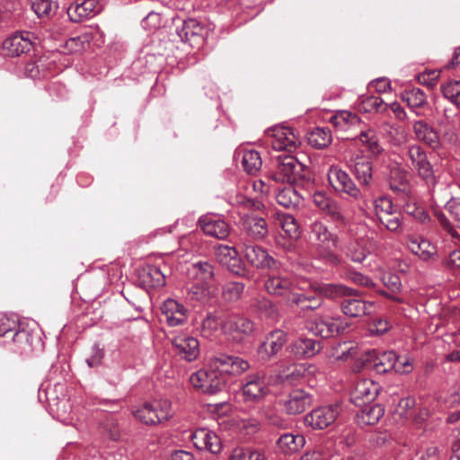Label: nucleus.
<instances>
[{
    "label": "nucleus",
    "instance_id": "nucleus-41",
    "mask_svg": "<svg viewBox=\"0 0 460 460\" xmlns=\"http://www.w3.org/2000/svg\"><path fill=\"white\" fill-rule=\"evenodd\" d=\"M380 389V385L371 379L360 380L355 387V398L371 402L377 397Z\"/></svg>",
    "mask_w": 460,
    "mask_h": 460
},
{
    "label": "nucleus",
    "instance_id": "nucleus-50",
    "mask_svg": "<svg viewBox=\"0 0 460 460\" xmlns=\"http://www.w3.org/2000/svg\"><path fill=\"white\" fill-rule=\"evenodd\" d=\"M388 104L379 96L362 97L360 102V110L367 113H384L387 111Z\"/></svg>",
    "mask_w": 460,
    "mask_h": 460
},
{
    "label": "nucleus",
    "instance_id": "nucleus-42",
    "mask_svg": "<svg viewBox=\"0 0 460 460\" xmlns=\"http://www.w3.org/2000/svg\"><path fill=\"white\" fill-rule=\"evenodd\" d=\"M353 173L360 185L369 186L372 181L373 164L365 157H357L353 165Z\"/></svg>",
    "mask_w": 460,
    "mask_h": 460
},
{
    "label": "nucleus",
    "instance_id": "nucleus-53",
    "mask_svg": "<svg viewBox=\"0 0 460 460\" xmlns=\"http://www.w3.org/2000/svg\"><path fill=\"white\" fill-rule=\"evenodd\" d=\"M229 460H265V456L251 447H235L231 452Z\"/></svg>",
    "mask_w": 460,
    "mask_h": 460
},
{
    "label": "nucleus",
    "instance_id": "nucleus-30",
    "mask_svg": "<svg viewBox=\"0 0 460 460\" xmlns=\"http://www.w3.org/2000/svg\"><path fill=\"white\" fill-rule=\"evenodd\" d=\"M407 247L424 261H432L438 257L436 246L422 237L410 236L407 240Z\"/></svg>",
    "mask_w": 460,
    "mask_h": 460
},
{
    "label": "nucleus",
    "instance_id": "nucleus-54",
    "mask_svg": "<svg viewBox=\"0 0 460 460\" xmlns=\"http://www.w3.org/2000/svg\"><path fill=\"white\" fill-rule=\"evenodd\" d=\"M345 252L354 262H362L370 252V249L366 248L358 240H355L348 243Z\"/></svg>",
    "mask_w": 460,
    "mask_h": 460
},
{
    "label": "nucleus",
    "instance_id": "nucleus-17",
    "mask_svg": "<svg viewBox=\"0 0 460 460\" xmlns=\"http://www.w3.org/2000/svg\"><path fill=\"white\" fill-rule=\"evenodd\" d=\"M198 226L208 236L225 240L230 234V226L222 217L216 214H206L199 218Z\"/></svg>",
    "mask_w": 460,
    "mask_h": 460
},
{
    "label": "nucleus",
    "instance_id": "nucleus-48",
    "mask_svg": "<svg viewBox=\"0 0 460 460\" xmlns=\"http://www.w3.org/2000/svg\"><path fill=\"white\" fill-rule=\"evenodd\" d=\"M317 368L312 364H297L293 366L290 373L286 375V379L293 382H300L302 379L309 380L314 376Z\"/></svg>",
    "mask_w": 460,
    "mask_h": 460
},
{
    "label": "nucleus",
    "instance_id": "nucleus-5",
    "mask_svg": "<svg viewBox=\"0 0 460 460\" xmlns=\"http://www.w3.org/2000/svg\"><path fill=\"white\" fill-rule=\"evenodd\" d=\"M209 367L226 380V376H236L250 368V363L236 356L217 353L208 360Z\"/></svg>",
    "mask_w": 460,
    "mask_h": 460
},
{
    "label": "nucleus",
    "instance_id": "nucleus-1",
    "mask_svg": "<svg viewBox=\"0 0 460 460\" xmlns=\"http://www.w3.org/2000/svg\"><path fill=\"white\" fill-rule=\"evenodd\" d=\"M308 238L314 255L325 263L337 266L341 258L333 252L339 241L336 234L332 233L328 226L321 221H314L309 226Z\"/></svg>",
    "mask_w": 460,
    "mask_h": 460
},
{
    "label": "nucleus",
    "instance_id": "nucleus-16",
    "mask_svg": "<svg viewBox=\"0 0 460 460\" xmlns=\"http://www.w3.org/2000/svg\"><path fill=\"white\" fill-rule=\"evenodd\" d=\"M328 181L338 192H342L354 199L361 197V191L357 187L350 176L338 166H331L328 171Z\"/></svg>",
    "mask_w": 460,
    "mask_h": 460
},
{
    "label": "nucleus",
    "instance_id": "nucleus-7",
    "mask_svg": "<svg viewBox=\"0 0 460 460\" xmlns=\"http://www.w3.org/2000/svg\"><path fill=\"white\" fill-rule=\"evenodd\" d=\"M406 157L411 164V168L417 172L418 175L425 181L429 188H434L437 180L433 167L424 149L417 144L410 145L407 146Z\"/></svg>",
    "mask_w": 460,
    "mask_h": 460
},
{
    "label": "nucleus",
    "instance_id": "nucleus-8",
    "mask_svg": "<svg viewBox=\"0 0 460 460\" xmlns=\"http://www.w3.org/2000/svg\"><path fill=\"white\" fill-rule=\"evenodd\" d=\"M270 391V382L264 371L249 374L243 381L242 392L245 402H259Z\"/></svg>",
    "mask_w": 460,
    "mask_h": 460
},
{
    "label": "nucleus",
    "instance_id": "nucleus-14",
    "mask_svg": "<svg viewBox=\"0 0 460 460\" xmlns=\"http://www.w3.org/2000/svg\"><path fill=\"white\" fill-rule=\"evenodd\" d=\"M34 35L30 31H19L6 38L2 44L4 56L19 57L31 51L34 45Z\"/></svg>",
    "mask_w": 460,
    "mask_h": 460
},
{
    "label": "nucleus",
    "instance_id": "nucleus-4",
    "mask_svg": "<svg viewBox=\"0 0 460 460\" xmlns=\"http://www.w3.org/2000/svg\"><path fill=\"white\" fill-rule=\"evenodd\" d=\"M133 414L146 425H157L172 417V403L167 399L147 402L135 410Z\"/></svg>",
    "mask_w": 460,
    "mask_h": 460
},
{
    "label": "nucleus",
    "instance_id": "nucleus-13",
    "mask_svg": "<svg viewBox=\"0 0 460 460\" xmlns=\"http://www.w3.org/2000/svg\"><path fill=\"white\" fill-rule=\"evenodd\" d=\"M243 253L246 261L257 270H278L281 264L261 245L243 244Z\"/></svg>",
    "mask_w": 460,
    "mask_h": 460
},
{
    "label": "nucleus",
    "instance_id": "nucleus-43",
    "mask_svg": "<svg viewBox=\"0 0 460 460\" xmlns=\"http://www.w3.org/2000/svg\"><path fill=\"white\" fill-rule=\"evenodd\" d=\"M189 271L195 282L212 284L211 282L215 277L214 267L208 261L193 263Z\"/></svg>",
    "mask_w": 460,
    "mask_h": 460
},
{
    "label": "nucleus",
    "instance_id": "nucleus-44",
    "mask_svg": "<svg viewBox=\"0 0 460 460\" xmlns=\"http://www.w3.org/2000/svg\"><path fill=\"white\" fill-rule=\"evenodd\" d=\"M397 363V356L394 351H384L375 357L369 363L370 367L374 368L377 373H386L394 369Z\"/></svg>",
    "mask_w": 460,
    "mask_h": 460
},
{
    "label": "nucleus",
    "instance_id": "nucleus-63",
    "mask_svg": "<svg viewBox=\"0 0 460 460\" xmlns=\"http://www.w3.org/2000/svg\"><path fill=\"white\" fill-rule=\"evenodd\" d=\"M383 282L392 293H399L401 291L402 282L398 275L393 273L385 274Z\"/></svg>",
    "mask_w": 460,
    "mask_h": 460
},
{
    "label": "nucleus",
    "instance_id": "nucleus-29",
    "mask_svg": "<svg viewBox=\"0 0 460 460\" xmlns=\"http://www.w3.org/2000/svg\"><path fill=\"white\" fill-rule=\"evenodd\" d=\"M310 287L322 298L337 299L356 295L355 289L342 284L315 282L311 284Z\"/></svg>",
    "mask_w": 460,
    "mask_h": 460
},
{
    "label": "nucleus",
    "instance_id": "nucleus-12",
    "mask_svg": "<svg viewBox=\"0 0 460 460\" xmlns=\"http://www.w3.org/2000/svg\"><path fill=\"white\" fill-rule=\"evenodd\" d=\"M349 324L341 316L319 317L310 322L307 329L310 332L323 339L333 337L343 332Z\"/></svg>",
    "mask_w": 460,
    "mask_h": 460
},
{
    "label": "nucleus",
    "instance_id": "nucleus-35",
    "mask_svg": "<svg viewBox=\"0 0 460 460\" xmlns=\"http://www.w3.org/2000/svg\"><path fill=\"white\" fill-rule=\"evenodd\" d=\"M341 312L349 317H361L372 313L374 304L358 298H345L341 304Z\"/></svg>",
    "mask_w": 460,
    "mask_h": 460
},
{
    "label": "nucleus",
    "instance_id": "nucleus-36",
    "mask_svg": "<svg viewBox=\"0 0 460 460\" xmlns=\"http://www.w3.org/2000/svg\"><path fill=\"white\" fill-rule=\"evenodd\" d=\"M402 99L405 102L408 107L417 115L424 116L423 109L428 106L427 95L425 93L417 87L405 89L401 93Z\"/></svg>",
    "mask_w": 460,
    "mask_h": 460
},
{
    "label": "nucleus",
    "instance_id": "nucleus-26",
    "mask_svg": "<svg viewBox=\"0 0 460 460\" xmlns=\"http://www.w3.org/2000/svg\"><path fill=\"white\" fill-rule=\"evenodd\" d=\"M161 311L168 325L172 327L183 324L188 318V310L185 306L172 298H168L163 303Z\"/></svg>",
    "mask_w": 460,
    "mask_h": 460
},
{
    "label": "nucleus",
    "instance_id": "nucleus-47",
    "mask_svg": "<svg viewBox=\"0 0 460 460\" xmlns=\"http://www.w3.org/2000/svg\"><path fill=\"white\" fill-rule=\"evenodd\" d=\"M242 165L249 174H255L262 165V160L258 151L245 149L243 151Z\"/></svg>",
    "mask_w": 460,
    "mask_h": 460
},
{
    "label": "nucleus",
    "instance_id": "nucleus-46",
    "mask_svg": "<svg viewBox=\"0 0 460 460\" xmlns=\"http://www.w3.org/2000/svg\"><path fill=\"white\" fill-rule=\"evenodd\" d=\"M276 200L283 208H296L300 204L302 196L295 187L288 186L277 193Z\"/></svg>",
    "mask_w": 460,
    "mask_h": 460
},
{
    "label": "nucleus",
    "instance_id": "nucleus-58",
    "mask_svg": "<svg viewBox=\"0 0 460 460\" xmlns=\"http://www.w3.org/2000/svg\"><path fill=\"white\" fill-rule=\"evenodd\" d=\"M257 309L266 318L276 320L279 316L277 305L268 298H261L258 300Z\"/></svg>",
    "mask_w": 460,
    "mask_h": 460
},
{
    "label": "nucleus",
    "instance_id": "nucleus-9",
    "mask_svg": "<svg viewBox=\"0 0 460 460\" xmlns=\"http://www.w3.org/2000/svg\"><path fill=\"white\" fill-rule=\"evenodd\" d=\"M191 385L204 394H215L224 389L226 380L217 375L209 367L192 373L190 377Z\"/></svg>",
    "mask_w": 460,
    "mask_h": 460
},
{
    "label": "nucleus",
    "instance_id": "nucleus-59",
    "mask_svg": "<svg viewBox=\"0 0 460 460\" xmlns=\"http://www.w3.org/2000/svg\"><path fill=\"white\" fill-rule=\"evenodd\" d=\"M374 208L376 217L379 216H392L394 212V205L388 197L383 196L374 200Z\"/></svg>",
    "mask_w": 460,
    "mask_h": 460
},
{
    "label": "nucleus",
    "instance_id": "nucleus-56",
    "mask_svg": "<svg viewBox=\"0 0 460 460\" xmlns=\"http://www.w3.org/2000/svg\"><path fill=\"white\" fill-rule=\"evenodd\" d=\"M244 284L242 282H228L223 287V296L226 300L235 301L243 295Z\"/></svg>",
    "mask_w": 460,
    "mask_h": 460
},
{
    "label": "nucleus",
    "instance_id": "nucleus-15",
    "mask_svg": "<svg viewBox=\"0 0 460 460\" xmlns=\"http://www.w3.org/2000/svg\"><path fill=\"white\" fill-rule=\"evenodd\" d=\"M208 33V28L196 19L185 20L181 27L177 28V35L182 42L192 48L201 46Z\"/></svg>",
    "mask_w": 460,
    "mask_h": 460
},
{
    "label": "nucleus",
    "instance_id": "nucleus-52",
    "mask_svg": "<svg viewBox=\"0 0 460 460\" xmlns=\"http://www.w3.org/2000/svg\"><path fill=\"white\" fill-rule=\"evenodd\" d=\"M443 96L456 107H460V81L450 80L440 86Z\"/></svg>",
    "mask_w": 460,
    "mask_h": 460
},
{
    "label": "nucleus",
    "instance_id": "nucleus-11",
    "mask_svg": "<svg viewBox=\"0 0 460 460\" xmlns=\"http://www.w3.org/2000/svg\"><path fill=\"white\" fill-rule=\"evenodd\" d=\"M270 145L277 151L292 152L300 145V138L290 127L276 125L266 131Z\"/></svg>",
    "mask_w": 460,
    "mask_h": 460
},
{
    "label": "nucleus",
    "instance_id": "nucleus-2",
    "mask_svg": "<svg viewBox=\"0 0 460 460\" xmlns=\"http://www.w3.org/2000/svg\"><path fill=\"white\" fill-rule=\"evenodd\" d=\"M270 178L276 182L290 185L303 184L306 178V167L294 155H279L274 161Z\"/></svg>",
    "mask_w": 460,
    "mask_h": 460
},
{
    "label": "nucleus",
    "instance_id": "nucleus-23",
    "mask_svg": "<svg viewBox=\"0 0 460 460\" xmlns=\"http://www.w3.org/2000/svg\"><path fill=\"white\" fill-rule=\"evenodd\" d=\"M216 257L219 263L226 266L231 272L242 276L245 268L239 259V252L234 247L228 245H218L216 249Z\"/></svg>",
    "mask_w": 460,
    "mask_h": 460
},
{
    "label": "nucleus",
    "instance_id": "nucleus-32",
    "mask_svg": "<svg viewBox=\"0 0 460 460\" xmlns=\"http://www.w3.org/2000/svg\"><path fill=\"white\" fill-rule=\"evenodd\" d=\"M438 114L440 116L438 119V125L444 128L443 137L445 141L455 144L457 140L456 132V119L457 112L449 107H444L441 111L437 109Z\"/></svg>",
    "mask_w": 460,
    "mask_h": 460
},
{
    "label": "nucleus",
    "instance_id": "nucleus-61",
    "mask_svg": "<svg viewBox=\"0 0 460 460\" xmlns=\"http://www.w3.org/2000/svg\"><path fill=\"white\" fill-rule=\"evenodd\" d=\"M346 279H348L357 285L367 287V288L374 287V285H375L373 280L369 277L363 275L362 273L358 272V271L348 272L346 274Z\"/></svg>",
    "mask_w": 460,
    "mask_h": 460
},
{
    "label": "nucleus",
    "instance_id": "nucleus-55",
    "mask_svg": "<svg viewBox=\"0 0 460 460\" xmlns=\"http://www.w3.org/2000/svg\"><path fill=\"white\" fill-rule=\"evenodd\" d=\"M279 223L288 237L296 239L299 236V225L294 216L283 214L279 217Z\"/></svg>",
    "mask_w": 460,
    "mask_h": 460
},
{
    "label": "nucleus",
    "instance_id": "nucleus-62",
    "mask_svg": "<svg viewBox=\"0 0 460 460\" xmlns=\"http://www.w3.org/2000/svg\"><path fill=\"white\" fill-rule=\"evenodd\" d=\"M103 431L111 439L115 441L119 440L121 436L119 423L113 419H109L105 421Z\"/></svg>",
    "mask_w": 460,
    "mask_h": 460
},
{
    "label": "nucleus",
    "instance_id": "nucleus-38",
    "mask_svg": "<svg viewBox=\"0 0 460 460\" xmlns=\"http://www.w3.org/2000/svg\"><path fill=\"white\" fill-rule=\"evenodd\" d=\"M290 351L298 358H312L322 349L321 342L310 339L300 338L290 345Z\"/></svg>",
    "mask_w": 460,
    "mask_h": 460
},
{
    "label": "nucleus",
    "instance_id": "nucleus-39",
    "mask_svg": "<svg viewBox=\"0 0 460 460\" xmlns=\"http://www.w3.org/2000/svg\"><path fill=\"white\" fill-rule=\"evenodd\" d=\"M305 444V437L301 434L294 433H285L277 441L279 450L285 455H293L299 452Z\"/></svg>",
    "mask_w": 460,
    "mask_h": 460
},
{
    "label": "nucleus",
    "instance_id": "nucleus-57",
    "mask_svg": "<svg viewBox=\"0 0 460 460\" xmlns=\"http://www.w3.org/2000/svg\"><path fill=\"white\" fill-rule=\"evenodd\" d=\"M407 199L409 200L403 205V211L420 222L424 223L428 221L429 219V216L424 208L411 201V197Z\"/></svg>",
    "mask_w": 460,
    "mask_h": 460
},
{
    "label": "nucleus",
    "instance_id": "nucleus-49",
    "mask_svg": "<svg viewBox=\"0 0 460 460\" xmlns=\"http://www.w3.org/2000/svg\"><path fill=\"white\" fill-rule=\"evenodd\" d=\"M332 140L331 130L327 128H316L308 135L309 144L317 149L327 147Z\"/></svg>",
    "mask_w": 460,
    "mask_h": 460
},
{
    "label": "nucleus",
    "instance_id": "nucleus-6",
    "mask_svg": "<svg viewBox=\"0 0 460 460\" xmlns=\"http://www.w3.org/2000/svg\"><path fill=\"white\" fill-rule=\"evenodd\" d=\"M264 288L270 295L283 298L287 305L290 302L291 296L296 293L289 274L280 270L279 268L270 270L265 279Z\"/></svg>",
    "mask_w": 460,
    "mask_h": 460
},
{
    "label": "nucleus",
    "instance_id": "nucleus-20",
    "mask_svg": "<svg viewBox=\"0 0 460 460\" xmlns=\"http://www.w3.org/2000/svg\"><path fill=\"white\" fill-rule=\"evenodd\" d=\"M412 132L416 140L424 143L431 149L438 151L442 148L443 142L438 130L424 119L412 123Z\"/></svg>",
    "mask_w": 460,
    "mask_h": 460
},
{
    "label": "nucleus",
    "instance_id": "nucleus-24",
    "mask_svg": "<svg viewBox=\"0 0 460 460\" xmlns=\"http://www.w3.org/2000/svg\"><path fill=\"white\" fill-rule=\"evenodd\" d=\"M287 341L285 332L279 329L274 330L266 336V340L259 346L258 353L262 359H269L281 350Z\"/></svg>",
    "mask_w": 460,
    "mask_h": 460
},
{
    "label": "nucleus",
    "instance_id": "nucleus-40",
    "mask_svg": "<svg viewBox=\"0 0 460 460\" xmlns=\"http://www.w3.org/2000/svg\"><path fill=\"white\" fill-rule=\"evenodd\" d=\"M330 122L337 130L347 131L353 127L359 126L361 119L356 113L349 111H339L331 117Z\"/></svg>",
    "mask_w": 460,
    "mask_h": 460
},
{
    "label": "nucleus",
    "instance_id": "nucleus-22",
    "mask_svg": "<svg viewBox=\"0 0 460 460\" xmlns=\"http://www.w3.org/2000/svg\"><path fill=\"white\" fill-rule=\"evenodd\" d=\"M190 438L199 450H208L212 454H218L222 449L220 438L209 429H199L191 433Z\"/></svg>",
    "mask_w": 460,
    "mask_h": 460
},
{
    "label": "nucleus",
    "instance_id": "nucleus-21",
    "mask_svg": "<svg viewBox=\"0 0 460 460\" xmlns=\"http://www.w3.org/2000/svg\"><path fill=\"white\" fill-rule=\"evenodd\" d=\"M222 328L226 333L232 335L234 340L242 341L245 337L253 333L255 325L247 318L234 315L224 322Z\"/></svg>",
    "mask_w": 460,
    "mask_h": 460
},
{
    "label": "nucleus",
    "instance_id": "nucleus-33",
    "mask_svg": "<svg viewBox=\"0 0 460 460\" xmlns=\"http://www.w3.org/2000/svg\"><path fill=\"white\" fill-rule=\"evenodd\" d=\"M384 414L385 408L381 404H366L356 413L355 421L361 428L374 426L378 423Z\"/></svg>",
    "mask_w": 460,
    "mask_h": 460
},
{
    "label": "nucleus",
    "instance_id": "nucleus-31",
    "mask_svg": "<svg viewBox=\"0 0 460 460\" xmlns=\"http://www.w3.org/2000/svg\"><path fill=\"white\" fill-rule=\"evenodd\" d=\"M243 232L253 240H262L269 234V227L263 217L254 215H245L242 218Z\"/></svg>",
    "mask_w": 460,
    "mask_h": 460
},
{
    "label": "nucleus",
    "instance_id": "nucleus-3",
    "mask_svg": "<svg viewBox=\"0 0 460 460\" xmlns=\"http://www.w3.org/2000/svg\"><path fill=\"white\" fill-rule=\"evenodd\" d=\"M8 349L24 356H31L41 351L44 343L37 329H22L11 335V340L4 341Z\"/></svg>",
    "mask_w": 460,
    "mask_h": 460
},
{
    "label": "nucleus",
    "instance_id": "nucleus-64",
    "mask_svg": "<svg viewBox=\"0 0 460 460\" xmlns=\"http://www.w3.org/2000/svg\"><path fill=\"white\" fill-rule=\"evenodd\" d=\"M446 209L449 212L452 217L455 219L456 226L460 227V199H451L446 204Z\"/></svg>",
    "mask_w": 460,
    "mask_h": 460
},
{
    "label": "nucleus",
    "instance_id": "nucleus-34",
    "mask_svg": "<svg viewBox=\"0 0 460 460\" xmlns=\"http://www.w3.org/2000/svg\"><path fill=\"white\" fill-rule=\"evenodd\" d=\"M389 187L400 198L406 199L411 197V188L405 170L394 168L391 171Z\"/></svg>",
    "mask_w": 460,
    "mask_h": 460
},
{
    "label": "nucleus",
    "instance_id": "nucleus-51",
    "mask_svg": "<svg viewBox=\"0 0 460 460\" xmlns=\"http://www.w3.org/2000/svg\"><path fill=\"white\" fill-rule=\"evenodd\" d=\"M31 9L40 18L53 15L58 8L55 0H31Z\"/></svg>",
    "mask_w": 460,
    "mask_h": 460
},
{
    "label": "nucleus",
    "instance_id": "nucleus-28",
    "mask_svg": "<svg viewBox=\"0 0 460 460\" xmlns=\"http://www.w3.org/2000/svg\"><path fill=\"white\" fill-rule=\"evenodd\" d=\"M138 278L145 288H157L165 285V274L160 265H143L138 270Z\"/></svg>",
    "mask_w": 460,
    "mask_h": 460
},
{
    "label": "nucleus",
    "instance_id": "nucleus-60",
    "mask_svg": "<svg viewBox=\"0 0 460 460\" xmlns=\"http://www.w3.org/2000/svg\"><path fill=\"white\" fill-rule=\"evenodd\" d=\"M340 456L332 455L325 451L324 448L319 447L313 451L305 453L300 460H339Z\"/></svg>",
    "mask_w": 460,
    "mask_h": 460
},
{
    "label": "nucleus",
    "instance_id": "nucleus-45",
    "mask_svg": "<svg viewBox=\"0 0 460 460\" xmlns=\"http://www.w3.org/2000/svg\"><path fill=\"white\" fill-rule=\"evenodd\" d=\"M358 139L374 156H379L385 151L379 142L377 135L373 129L368 128L367 130H361Z\"/></svg>",
    "mask_w": 460,
    "mask_h": 460
},
{
    "label": "nucleus",
    "instance_id": "nucleus-27",
    "mask_svg": "<svg viewBox=\"0 0 460 460\" xmlns=\"http://www.w3.org/2000/svg\"><path fill=\"white\" fill-rule=\"evenodd\" d=\"M323 302V298L319 296L318 294L310 295L296 292L291 296V300L288 305L290 307H297L299 316L305 317L308 313L320 308Z\"/></svg>",
    "mask_w": 460,
    "mask_h": 460
},
{
    "label": "nucleus",
    "instance_id": "nucleus-18",
    "mask_svg": "<svg viewBox=\"0 0 460 460\" xmlns=\"http://www.w3.org/2000/svg\"><path fill=\"white\" fill-rule=\"evenodd\" d=\"M313 402V394L303 389H295L279 404L287 414L296 415L304 412Z\"/></svg>",
    "mask_w": 460,
    "mask_h": 460
},
{
    "label": "nucleus",
    "instance_id": "nucleus-37",
    "mask_svg": "<svg viewBox=\"0 0 460 460\" xmlns=\"http://www.w3.org/2000/svg\"><path fill=\"white\" fill-rule=\"evenodd\" d=\"M218 288L214 284L194 282L188 289L189 300L206 305L217 294Z\"/></svg>",
    "mask_w": 460,
    "mask_h": 460
},
{
    "label": "nucleus",
    "instance_id": "nucleus-10",
    "mask_svg": "<svg viewBox=\"0 0 460 460\" xmlns=\"http://www.w3.org/2000/svg\"><path fill=\"white\" fill-rule=\"evenodd\" d=\"M341 412L340 404L320 406L305 416V425L315 430H323L332 426Z\"/></svg>",
    "mask_w": 460,
    "mask_h": 460
},
{
    "label": "nucleus",
    "instance_id": "nucleus-19",
    "mask_svg": "<svg viewBox=\"0 0 460 460\" xmlns=\"http://www.w3.org/2000/svg\"><path fill=\"white\" fill-rule=\"evenodd\" d=\"M102 5L98 0H75L67 8V15L70 21L81 22L91 19L100 13Z\"/></svg>",
    "mask_w": 460,
    "mask_h": 460
},
{
    "label": "nucleus",
    "instance_id": "nucleus-25",
    "mask_svg": "<svg viewBox=\"0 0 460 460\" xmlns=\"http://www.w3.org/2000/svg\"><path fill=\"white\" fill-rule=\"evenodd\" d=\"M172 343L176 353L187 361L191 362L199 355V342L194 337L178 335L173 338Z\"/></svg>",
    "mask_w": 460,
    "mask_h": 460
}]
</instances>
